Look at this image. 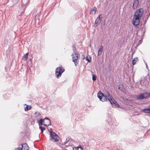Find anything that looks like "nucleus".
Returning <instances> with one entry per match:
<instances>
[{"mask_svg":"<svg viewBox=\"0 0 150 150\" xmlns=\"http://www.w3.org/2000/svg\"><path fill=\"white\" fill-rule=\"evenodd\" d=\"M38 124L39 125V126H40V125H45L46 124L45 123L44 119H40L38 121Z\"/></svg>","mask_w":150,"mask_h":150,"instance_id":"14","label":"nucleus"},{"mask_svg":"<svg viewBox=\"0 0 150 150\" xmlns=\"http://www.w3.org/2000/svg\"><path fill=\"white\" fill-rule=\"evenodd\" d=\"M72 48L73 51L74 52V53L77 52V51H76V47H75V45H73L72 46Z\"/></svg>","mask_w":150,"mask_h":150,"instance_id":"28","label":"nucleus"},{"mask_svg":"<svg viewBox=\"0 0 150 150\" xmlns=\"http://www.w3.org/2000/svg\"><path fill=\"white\" fill-rule=\"evenodd\" d=\"M118 89L122 91H124L125 90V89L122 85H120L118 87Z\"/></svg>","mask_w":150,"mask_h":150,"instance_id":"21","label":"nucleus"},{"mask_svg":"<svg viewBox=\"0 0 150 150\" xmlns=\"http://www.w3.org/2000/svg\"><path fill=\"white\" fill-rule=\"evenodd\" d=\"M45 124H48V120L47 121H46L45 122Z\"/></svg>","mask_w":150,"mask_h":150,"instance_id":"36","label":"nucleus"},{"mask_svg":"<svg viewBox=\"0 0 150 150\" xmlns=\"http://www.w3.org/2000/svg\"><path fill=\"white\" fill-rule=\"evenodd\" d=\"M108 120L109 122H110V121L111 120V118L110 117H108Z\"/></svg>","mask_w":150,"mask_h":150,"instance_id":"32","label":"nucleus"},{"mask_svg":"<svg viewBox=\"0 0 150 150\" xmlns=\"http://www.w3.org/2000/svg\"><path fill=\"white\" fill-rule=\"evenodd\" d=\"M37 114L36 115V117H38L40 116V112H36L35 113V114H37Z\"/></svg>","mask_w":150,"mask_h":150,"instance_id":"29","label":"nucleus"},{"mask_svg":"<svg viewBox=\"0 0 150 150\" xmlns=\"http://www.w3.org/2000/svg\"><path fill=\"white\" fill-rule=\"evenodd\" d=\"M28 53H27L25 54L24 56L23 57V58H24L25 59H24V60H26L27 59L28 57Z\"/></svg>","mask_w":150,"mask_h":150,"instance_id":"25","label":"nucleus"},{"mask_svg":"<svg viewBox=\"0 0 150 150\" xmlns=\"http://www.w3.org/2000/svg\"><path fill=\"white\" fill-rule=\"evenodd\" d=\"M100 16H102V15L101 14H100L96 19L95 24L94 25V27H96L100 24L101 20V18H100Z\"/></svg>","mask_w":150,"mask_h":150,"instance_id":"9","label":"nucleus"},{"mask_svg":"<svg viewBox=\"0 0 150 150\" xmlns=\"http://www.w3.org/2000/svg\"><path fill=\"white\" fill-rule=\"evenodd\" d=\"M147 12V14L146 16V20H147L150 15V11L148 9Z\"/></svg>","mask_w":150,"mask_h":150,"instance_id":"22","label":"nucleus"},{"mask_svg":"<svg viewBox=\"0 0 150 150\" xmlns=\"http://www.w3.org/2000/svg\"><path fill=\"white\" fill-rule=\"evenodd\" d=\"M103 50V46H101L98 50V56L100 55L102 53V52Z\"/></svg>","mask_w":150,"mask_h":150,"instance_id":"13","label":"nucleus"},{"mask_svg":"<svg viewBox=\"0 0 150 150\" xmlns=\"http://www.w3.org/2000/svg\"><path fill=\"white\" fill-rule=\"evenodd\" d=\"M96 78L97 77L95 75L92 74V80L93 81H95L96 80Z\"/></svg>","mask_w":150,"mask_h":150,"instance_id":"27","label":"nucleus"},{"mask_svg":"<svg viewBox=\"0 0 150 150\" xmlns=\"http://www.w3.org/2000/svg\"><path fill=\"white\" fill-rule=\"evenodd\" d=\"M142 39H141L139 41V45L142 42Z\"/></svg>","mask_w":150,"mask_h":150,"instance_id":"34","label":"nucleus"},{"mask_svg":"<svg viewBox=\"0 0 150 150\" xmlns=\"http://www.w3.org/2000/svg\"><path fill=\"white\" fill-rule=\"evenodd\" d=\"M86 59L88 62H89L91 61V57L90 56H87L86 58Z\"/></svg>","mask_w":150,"mask_h":150,"instance_id":"24","label":"nucleus"},{"mask_svg":"<svg viewBox=\"0 0 150 150\" xmlns=\"http://www.w3.org/2000/svg\"><path fill=\"white\" fill-rule=\"evenodd\" d=\"M44 119V120H48V124H46L45 125V126L47 127V126H48L49 125H51V123L50 120L48 117H46Z\"/></svg>","mask_w":150,"mask_h":150,"instance_id":"16","label":"nucleus"},{"mask_svg":"<svg viewBox=\"0 0 150 150\" xmlns=\"http://www.w3.org/2000/svg\"><path fill=\"white\" fill-rule=\"evenodd\" d=\"M105 96H106V97L107 98H108V100H109V99H110V98H112V97L111 96V95H110V94L109 93V92H108V91H105Z\"/></svg>","mask_w":150,"mask_h":150,"instance_id":"18","label":"nucleus"},{"mask_svg":"<svg viewBox=\"0 0 150 150\" xmlns=\"http://www.w3.org/2000/svg\"><path fill=\"white\" fill-rule=\"evenodd\" d=\"M143 9L142 8L139 9L135 13L134 16L140 18L143 13Z\"/></svg>","mask_w":150,"mask_h":150,"instance_id":"6","label":"nucleus"},{"mask_svg":"<svg viewBox=\"0 0 150 150\" xmlns=\"http://www.w3.org/2000/svg\"><path fill=\"white\" fill-rule=\"evenodd\" d=\"M138 60V59L137 57L135 58L132 61V64L133 65H134L136 62Z\"/></svg>","mask_w":150,"mask_h":150,"instance_id":"19","label":"nucleus"},{"mask_svg":"<svg viewBox=\"0 0 150 150\" xmlns=\"http://www.w3.org/2000/svg\"><path fill=\"white\" fill-rule=\"evenodd\" d=\"M146 67H147V64H146Z\"/></svg>","mask_w":150,"mask_h":150,"instance_id":"39","label":"nucleus"},{"mask_svg":"<svg viewBox=\"0 0 150 150\" xmlns=\"http://www.w3.org/2000/svg\"><path fill=\"white\" fill-rule=\"evenodd\" d=\"M39 128L40 129L41 133H43V131L45 129V127L40 126H39Z\"/></svg>","mask_w":150,"mask_h":150,"instance_id":"26","label":"nucleus"},{"mask_svg":"<svg viewBox=\"0 0 150 150\" xmlns=\"http://www.w3.org/2000/svg\"><path fill=\"white\" fill-rule=\"evenodd\" d=\"M73 150H78V148L77 147L73 148Z\"/></svg>","mask_w":150,"mask_h":150,"instance_id":"31","label":"nucleus"},{"mask_svg":"<svg viewBox=\"0 0 150 150\" xmlns=\"http://www.w3.org/2000/svg\"><path fill=\"white\" fill-rule=\"evenodd\" d=\"M147 20H146H146L144 21V23L145 24L147 21Z\"/></svg>","mask_w":150,"mask_h":150,"instance_id":"35","label":"nucleus"},{"mask_svg":"<svg viewBox=\"0 0 150 150\" xmlns=\"http://www.w3.org/2000/svg\"><path fill=\"white\" fill-rule=\"evenodd\" d=\"M83 59H84L85 58V57H83Z\"/></svg>","mask_w":150,"mask_h":150,"instance_id":"38","label":"nucleus"},{"mask_svg":"<svg viewBox=\"0 0 150 150\" xmlns=\"http://www.w3.org/2000/svg\"><path fill=\"white\" fill-rule=\"evenodd\" d=\"M80 146L78 147V150H83V148L81 145Z\"/></svg>","mask_w":150,"mask_h":150,"instance_id":"30","label":"nucleus"},{"mask_svg":"<svg viewBox=\"0 0 150 150\" xmlns=\"http://www.w3.org/2000/svg\"><path fill=\"white\" fill-rule=\"evenodd\" d=\"M109 101L110 102V103H111V104H112V105H113V103L114 101H113V100H109Z\"/></svg>","mask_w":150,"mask_h":150,"instance_id":"33","label":"nucleus"},{"mask_svg":"<svg viewBox=\"0 0 150 150\" xmlns=\"http://www.w3.org/2000/svg\"><path fill=\"white\" fill-rule=\"evenodd\" d=\"M64 71V69L62 67H57L55 70V74L56 77L57 79L59 78Z\"/></svg>","mask_w":150,"mask_h":150,"instance_id":"2","label":"nucleus"},{"mask_svg":"<svg viewBox=\"0 0 150 150\" xmlns=\"http://www.w3.org/2000/svg\"><path fill=\"white\" fill-rule=\"evenodd\" d=\"M150 94L148 93H141L137 96V98L138 100L145 99L149 96Z\"/></svg>","mask_w":150,"mask_h":150,"instance_id":"4","label":"nucleus"},{"mask_svg":"<svg viewBox=\"0 0 150 150\" xmlns=\"http://www.w3.org/2000/svg\"><path fill=\"white\" fill-rule=\"evenodd\" d=\"M112 100L113 101H114L113 103V105H114V106L117 107L119 108L120 106L119 105H118V104L117 103V102L113 99V97L112 98H110L108 100Z\"/></svg>","mask_w":150,"mask_h":150,"instance_id":"12","label":"nucleus"},{"mask_svg":"<svg viewBox=\"0 0 150 150\" xmlns=\"http://www.w3.org/2000/svg\"><path fill=\"white\" fill-rule=\"evenodd\" d=\"M72 57V61L74 62L75 65L76 67L78 64V53L77 52L73 53L71 54Z\"/></svg>","mask_w":150,"mask_h":150,"instance_id":"3","label":"nucleus"},{"mask_svg":"<svg viewBox=\"0 0 150 150\" xmlns=\"http://www.w3.org/2000/svg\"><path fill=\"white\" fill-rule=\"evenodd\" d=\"M93 11H94V13H95L96 11V8L95 7H93L91 9L90 11V14L92 13V12Z\"/></svg>","mask_w":150,"mask_h":150,"instance_id":"20","label":"nucleus"},{"mask_svg":"<svg viewBox=\"0 0 150 150\" xmlns=\"http://www.w3.org/2000/svg\"><path fill=\"white\" fill-rule=\"evenodd\" d=\"M97 96L101 101L104 102L107 100V97L100 91L98 92Z\"/></svg>","mask_w":150,"mask_h":150,"instance_id":"5","label":"nucleus"},{"mask_svg":"<svg viewBox=\"0 0 150 150\" xmlns=\"http://www.w3.org/2000/svg\"><path fill=\"white\" fill-rule=\"evenodd\" d=\"M32 107L30 105H27L26 106L25 108V111H27L31 109Z\"/></svg>","mask_w":150,"mask_h":150,"instance_id":"23","label":"nucleus"},{"mask_svg":"<svg viewBox=\"0 0 150 150\" xmlns=\"http://www.w3.org/2000/svg\"><path fill=\"white\" fill-rule=\"evenodd\" d=\"M139 2L138 0H134L133 2V5L132 6L133 9L136 8L138 6Z\"/></svg>","mask_w":150,"mask_h":150,"instance_id":"10","label":"nucleus"},{"mask_svg":"<svg viewBox=\"0 0 150 150\" xmlns=\"http://www.w3.org/2000/svg\"><path fill=\"white\" fill-rule=\"evenodd\" d=\"M69 138H67L66 139L65 142L64 143V145H65V147H67L68 146H71V143H68L69 141Z\"/></svg>","mask_w":150,"mask_h":150,"instance_id":"11","label":"nucleus"},{"mask_svg":"<svg viewBox=\"0 0 150 150\" xmlns=\"http://www.w3.org/2000/svg\"><path fill=\"white\" fill-rule=\"evenodd\" d=\"M83 59H84L85 58V57H83Z\"/></svg>","mask_w":150,"mask_h":150,"instance_id":"37","label":"nucleus"},{"mask_svg":"<svg viewBox=\"0 0 150 150\" xmlns=\"http://www.w3.org/2000/svg\"><path fill=\"white\" fill-rule=\"evenodd\" d=\"M145 113H150V107L147 108H144L142 110Z\"/></svg>","mask_w":150,"mask_h":150,"instance_id":"15","label":"nucleus"},{"mask_svg":"<svg viewBox=\"0 0 150 150\" xmlns=\"http://www.w3.org/2000/svg\"><path fill=\"white\" fill-rule=\"evenodd\" d=\"M50 140L53 142H58L59 140V137L55 133L53 132L52 130L50 132Z\"/></svg>","mask_w":150,"mask_h":150,"instance_id":"1","label":"nucleus"},{"mask_svg":"<svg viewBox=\"0 0 150 150\" xmlns=\"http://www.w3.org/2000/svg\"><path fill=\"white\" fill-rule=\"evenodd\" d=\"M105 96H106V97L107 98H108V100H109V99H110V98H112V97L111 96V95H110V94L109 93V92H108V91H105Z\"/></svg>","mask_w":150,"mask_h":150,"instance_id":"17","label":"nucleus"},{"mask_svg":"<svg viewBox=\"0 0 150 150\" xmlns=\"http://www.w3.org/2000/svg\"><path fill=\"white\" fill-rule=\"evenodd\" d=\"M139 18L135 17H133L132 23L134 26L137 27L139 25L140 23Z\"/></svg>","mask_w":150,"mask_h":150,"instance_id":"7","label":"nucleus"},{"mask_svg":"<svg viewBox=\"0 0 150 150\" xmlns=\"http://www.w3.org/2000/svg\"><path fill=\"white\" fill-rule=\"evenodd\" d=\"M29 147L26 143L23 144H21V148H18L16 150H28Z\"/></svg>","mask_w":150,"mask_h":150,"instance_id":"8","label":"nucleus"}]
</instances>
